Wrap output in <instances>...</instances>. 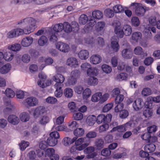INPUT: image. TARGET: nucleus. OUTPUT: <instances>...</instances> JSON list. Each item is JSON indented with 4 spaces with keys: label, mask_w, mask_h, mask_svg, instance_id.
<instances>
[{
    "label": "nucleus",
    "mask_w": 160,
    "mask_h": 160,
    "mask_svg": "<svg viewBox=\"0 0 160 160\" xmlns=\"http://www.w3.org/2000/svg\"><path fill=\"white\" fill-rule=\"evenodd\" d=\"M36 21L31 17L22 19L17 22V25H19L25 28L26 30L36 29L37 26Z\"/></svg>",
    "instance_id": "obj_1"
},
{
    "label": "nucleus",
    "mask_w": 160,
    "mask_h": 160,
    "mask_svg": "<svg viewBox=\"0 0 160 160\" xmlns=\"http://www.w3.org/2000/svg\"><path fill=\"white\" fill-rule=\"evenodd\" d=\"M79 25L75 21L72 22L71 24L67 22H65L63 24L60 23L56 24L53 27V30H78Z\"/></svg>",
    "instance_id": "obj_2"
},
{
    "label": "nucleus",
    "mask_w": 160,
    "mask_h": 160,
    "mask_svg": "<svg viewBox=\"0 0 160 160\" xmlns=\"http://www.w3.org/2000/svg\"><path fill=\"white\" fill-rule=\"evenodd\" d=\"M48 31L49 33V40L50 41L52 42H56L58 39V33L61 32L62 31ZM63 32H62L63 33L62 37L66 38V37L68 34L71 31H63ZM62 34V33H61Z\"/></svg>",
    "instance_id": "obj_3"
},
{
    "label": "nucleus",
    "mask_w": 160,
    "mask_h": 160,
    "mask_svg": "<svg viewBox=\"0 0 160 160\" xmlns=\"http://www.w3.org/2000/svg\"><path fill=\"white\" fill-rule=\"evenodd\" d=\"M80 72L79 70L75 69L72 71L69 78L68 79L67 83L68 85H73L75 84L77 79L79 78Z\"/></svg>",
    "instance_id": "obj_4"
},
{
    "label": "nucleus",
    "mask_w": 160,
    "mask_h": 160,
    "mask_svg": "<svg viewBox=\"0 0 160 160\" xmlns=\"http://www.w3.org/2000/svg\"><path fill=\"white\" fill-rule=\"evenodd\" d=\"M112 116L111 114H108L106 116L104 114H100L98 116L96 119L97 123L100 124L102 123H108L111 120Z\"/></svg>",
    "instance_id": "obj_5"
},
{
    "label": "nucleus",
    "mask_w": 160,
    "mask_h": 160,
    "mask_svg": "<svg viewBox=\"0 0 160 160\" xmlns=\"http://www.w3.org/2000/svg\"><path fill=\"white\" fill-rule=\"evenodd\" d=\"M131 6L133 7V8H136L135 13L138 16H143L145 12V8L140 3H132L131 4Z\"/></svg>",
    "instance_id": "obj_6"
},
{
    "label": "nucleus",
    "mask_w": 160,
    "mask_h": 160,
    "mask_svg": "<svg viewBox=\"0 0 160 160\" xmlns=\"http://www.w3.org/2000/svg\"><path fill=\"white\" fill-rule=\"evenodd\" d=\"M53 80L56 82L54 85L59 86H63V82L65 78L64 77L60 74H57L53 76Z\"/></svg>",
    "instance_id": "obj_7"
},
{
    "label": "nucleus",
    "mask_w": 160,
    "mask_h": 160,
    "mask_svg": "<svg viewBox=\"0 0 160 160\" xmlns=\"http://www.w3.org/2000/svg\"><path fill=\"white\" fill-rule=\"evenodd\" d=\"M57 49L63 52H68L70 51L69 46L67 44L62 42H58L56 44Z\"/></svg>",
    "instance_id": "obj_8"
},
{
    "label": "nucleus",
    "mask_w": 160,
    "mask_h": 160,
    "mask_svg": "<svg viewBox=\"0 0 160 160\" xmlns=\"http://www.w3.org/2000/svg\"><path fill=\"white\" fill-rule=\"evenodd\" d=\"M131 127H132V122L130 121L126 123L125 124L121 125L113 128L111 131H117L119 132H122L126 130V128Z\"/></svg>",
    "instance_id": "obj_9"
},
{
    "label": "nucleus",
    "mask_w": 160,
    "mask_h": 160,
    "mask_svg": "<svg viewBox=\"0 0 160 160\" xmlns=\"http://www.w3.org/2000/svg\"><path fill=\"white\" fill-rule=\"evenodd\" d=\"M24 103L27 107H33L37 105L38 103V99L35 98H28L24 100Z\"/></svg>",
    "instance_id": "obj_10"
},
{
    "label": "nucleus",
    "mask_w": 160,
    "mask_h": 160,
    "mask_svg": "<svg viewBox=\"0 0 160 160\" xmlns=\"http://www.w3.org/2000/svg\"><path fill=\"white\" fill-rule=\"evenodd\" d=\"M111 46L113 51L117 52L119 49V45L118 42V38L116 36L112 37L111 38Z\"/></svg>",
    "instance_id": "obj_11"
},
{
    "label": "nucleus",
    "mask_w": 160,
    "mask_h": 160,
    "mask_svg": "<svg viewBox=\"0 0 160 160\" xmlns=\"http://www.w3.org/2000/svg\"><path fill=\"white\" fill-rule=\"evenodd\" d=\"M38 77L40 79H42V80H40L39 81H38V84L40 87L43 88L51 84V82L48 81L47 84L46 83L45 84L44 83V82L46 78V76L42 72L40 73H39Z\"/></svg>",
    "instance_id": "obj_12"
},
{
    "label": "nucleus",
    "mask_w": 160,
    "mask_h": 160,
    "mask_svg": "<svg viewBox=\"0 0 160 160\" xmlns=\"http://www.w3.org/2000/svg\"><path fill=\"white\" fill-rule=\"evenodd\" d=\"M144 104L141 98H138L134 101L133 107L135 110L139 111L142 108Z\"/></svg>",
    "instance_id": "obj_13"
},
{
    "label": "nucleus",
    "mask_w": 160,
    "mask_h": 160,
    "mask_svg": "<svg viewBox=\"0 0 160 160\" xmlns=\"http://www.w3.org/2000/svg\"><path fill=\"white\" fill-rule=\"evenodd\" d=\"M33 41V39L32 37H27L26 38H23L21 41V44L23 47H28L32 44Z\"/></svg>",
    "instance_id": "obj_14"
},
{
    "label": "nucleus",
    "mask_w": 160,
    "mask_h": 160,
    "mask_svg": "<svg viewBox=\"0 0 160 160\" xmlns=\"http://www.w3.org/2000/svg\"><path fill=\"white\" fill-rule=\"evenodd\" d=\"M94 151V148L93 147H89L86 148L85 150V152L88 154H90L87 155V158H93L95 157L97 155L95 152L92 153Z\"/></svg>",
    "instance_id": "obj_15"
},
{
    "label": "nucleus",
    "mask_w": 160,
    "mask_h": 160,
    "mask_svg": "<svg viewBox=\"0 0 160 160\" xmlns=\"http://www.w3.org/2000/svg\"><path fill=\"white\" fill-rule=\"evenodd\" d=\"M122 57L125 59H129L132 58V52L128 49H124L122 51Z\"/></svg>",
    "instance_id": "obj_16"
},
{
    "label": "nucleus",
    "mask_w": 160,
    "mask_h": 160,
    "mask_svg": "<svg viewBox=\"0 0 160 160\" xmlns=\"http://www.w3.org/2000/svg\"><path fill=\"white\" fill-rule=\"evenodd\" d=\"M67 64L71 67H75L78 65L77 59L74 57H70L67 61Z\"/></svg>",
    "instance_id": "obj_17"
},
{
    "label": "nucleus",
    "mask_w": 160,
    "mask_h": 160,
    "mask_svg": "<svg viewBox=\"0 0 160 160\" xmlns=\"http://www.w3.org/2000/svg\"><path fill=\"white\" fill-rule=\"evenodd\" d=\"M90 60L92 63L94 64H96L101 62L102 58L99 55L94 54L91 56Z\"/></svg>",
    "instance_id": "obj_18"
},
{
    "label": "nucleus",
    "mask_w": 160,
    "mask_h": 160,
    "mask_svg": "<svg viewBox=\"0 0 160 160\" xmlns=\"http://www.w3.org/2000/svg\"><path fill=\"white\" fill-rule=\"evenodd\" d=\"M79 58L82 60H86L89 57L88 52L86 50H81L78 53Z\"/></svg>",
    "instance_id": "obj_19"
},
{
    "label": "nucleus",
    "mask_w": 160,
    "mask_h": 160,
    "mask_svg": "<svg viewBox=\"0 0 160 160\" xmlns=\"http://www.w3.org/2000/svg\"><path fill=\"white\" fill-rule=\"evenodd\" d=\"M8 121L9 122L12 124L16 125L19 123V120L18 117L15 115H9L8 117Z\"/></svg>",
    "instance_id": "obj_20"
},
{
    "label": "nucleus",
    "mask_w": 160,
    "mask_h": 160,
    "mask_svg": "<svg viewBox=\"0 0 160 160\" xmlns=\"http://www.w3.org/2000/svg\"><path fill=\"white\" fill-rule=\"evenodd\" d=\"M45 111L44 107L42 106H40L36 108L34 110V115L35 116L38 117L39 115L43 114Z\"/></svg>",
    "instance_id": "obj_21"
},
{
    "label": "nucleus",
    "mask_w": 160,
    "mask_h": 160,
    "mask_svg": "<svg viewBox=\"0 0 160 160\" xmlns=\"http://www.w3.org/2000/svg\"><path fill=\"white\" fill-rule=\"evenodd\" d=\"M95 148L98 150H100L104 147V141L102 139H97L95 142Z\"/></svg>",
    "instance_id": "obj_22"
},
{
    "label": "nucleus",
    "mask_w": 160,
    "mask_h": 160,
    "mask_svg": "<svg viewBox=\"0 0 160 160\" xmlns=\"http://www.w3.org/2000/svg\"><path fill=\"white\" fill-rule=\"evenodd\" d=\"M38 43L39 45L41 46L47 45L48 44V39L46 37L42 35L38 40Z\"/></svg>",
    "instance_id": "obj_23"
},
{
    "label": "nucleus",
    "mask_w": 160,
    "mask_h": 160,
    "mask_svg": "<svg viewBox=\"0 0 160 160\" xmlns=\"http://www.w3.org/2000/svg\"><path fill=\"white\" fill-rule=\"evenodd\" d=\"M54 87L56 89V91L54 92L55 96L57 98L61 97L63 94L62 88L63 86H59L54 85Z\"/></svg>",
    "instance_id": "obj_24"
},
{
    "label": "nucleus",
    "mask_w": 160,
    "mask_h": 160,
    "mask_svg": "<svg viewBox=\"0 0 160 160\" xmlns=\"http://www.w3.org/2000/svg\"><path fill=\"white\" fill-rule=\"evenodd\" d=\"M156 148L155 145L152 143H150L146 145L144 147L145 151L148 153L154 152Z\"/></svg>",
    "instance_id": "obj_25"
},
{
    "label": "nucleus",
    "mask_w": 160,
    "mask_h": 160,
    "mask_svg": "<svg viewBox=\"0 0 160 160\" xmlns=\"http://www.w3.org/2000/svg\"><path fill=\"white\" fill-rule=\"evenodd\" d=\"M92 15L93 18L97 19L102 18L103 16L102 12L99 10L93 11L92 12Z\"/></svg>",
    "instance_id": "obj_26"
},
{
    "label": "nucleus",
    "mask_w": 160,
    "mask_h": 160,
    "mask_svg": "<svg viewBox=\"0 0 160 160\" xmlns=\"http://www.w3.org/2000/svg\"><path fill=\"white\" fill-rule=\"evenodd\" d=\"M96 121V117L93 115L89 116L86 120L87 124L90 126H93Z\"/></svg>",
    "instance_id": "obj_27"
},
{
    "label": "nucleus",
    "mask_w": 160,
    "mask_h": 160,
    "mask_svg": "<svg viewBox=\"0 0 160 160\" xmlns=\"http://www.w3.org/2000/svg\"><path fill=\"white\" fill-rule=\"evenodd\" d=\"M14 55L12 51L6 52L3 55V58L7 61H10L13 58Z\"/></svg>",
    "instance_id": "obj_28"
},
{
    "label": "nucleus",
    "mask_w": 160,
    "mask_h": 160,
    "mask_svg": "<svg viewBox=\"0 0 160 160\" xmlns=\"http://www.w3.org/2000/svg\"><path fill=\"white\" fill-rule=\"evenodd\" d=\"M148 108L144 111L143 115L145 118H149L151 117L153 114V110L150 108V106L147 107Z\"/></svg>",
    "instance_id": "obj_29"
},
{
    "label": "nucleus",
    "mask_w": 160,
    "mask_h": 160,
    "mask_svg": "<svg viewBox=\"0 0 160 160\" xmlns=\"http://www.w3.org/2000/svg\"><path fill=\"white\" fill-rule=\"evenodd\" d=\"M19 31H10L7 34L8 38H12L18 37L19 35Z\"/></svg>",
    "instance_id": "obj_30"
},
{
    "label": "nucleus",
    "mask_w": 160,
    "mask_h": 160,
    "mask_svg": "<svg viewBox=\"0 0 160 160\" xmlns=\"http://www.w3.org/2000/svg\"><path fill=\"white\" fill-rule=\"evenodd\" d=\"M11 68V65L7 64L3 66L1 68L0 72L3 74L8 73L10 70Z\"/></svg>",
    "instance_id": "obj_31"
},
{
    "label": "nucleus",
    "mask_w": 160,
    "mask_h": 160,
    "mask_svg": "<svg viewBox=\"0 0 160 160\" xmlns=\"http://www.w3.org/2000/svg\"><path fill=\"white\" fill-rule=\"evenodd\" d=\"M21 47L20 44L15 43L8 46V48L12 51L17 52L19 51L21 49Z\"/></svg>",
    "instance_id": "obj_32"
},
{
    "label": "nucleus",
    "mask_w": 160,
    "mask_h": 160,
    "mask_svg": "<svg viewBox=\"0 0 160 160\" xmlns=\"http://www.w3.org/2000/svg\"><path fill=\"white\" fill-rule=\"evenodd\" d=\"M63 94L66 97L70 98L72 96L73 91L72 89L70 88H67L64 89Z\"/></svg>",
    "instance_id": "obj_33"
},
{
    "label": "nucleus",
    "mask_w": 160,
    "mask_h": 160,
    "mask_svg": "<svg viewBox=\"0 0 160 160\" xmlns=\"http://www.w3.org/2000/svg\"><path fill=\"white\" fill-rule=\"evenodd\" d=\"M73 133L76 137H80L84 134V130L82 128H77L74 131Z\"/></svg>",
    "instance_id": "obj_34"
},
{
    "label": "nucleus",
    "mask_w": 160,
    "mask_h": 160,
    "mask_svg": "<svg viewBox=\"0 0 160 160\" xmlns=\"http://www.w3.org/2000/svg\"><path fill=\"white\" fill-rule=\"evenodd\" d=\"M88 20V18L87 15L82 14L80 15L79 18V23L80 24L84 25L86 23Z\"/></svg>",
    "instance_id": "obj_35"
},
{
    "label": "nucleus",
    "mask_w": 160,
    "mask_h": 160,
    "mask_svg": "<svg viewBox=\"0 0 160 160\" xmlns=\"http://www.w3.org/2000/svg\"><path fill=\"white\" fill-rule=\"evenodd\" d=\"M33 0H13L12 3L18 4H24L32 2Z\"/></svg>",
    "instance_id": "obj_36"
},
{
    "label": "nucleus",
    "mask_w": 160,
    "mask_h": 160,
    "mask_svg": "<svg viewBox=\"0 0 160 160\" xmlns=\"http://www.w3.org/2000/svg\"><path fill=\"white\" fill-rule=\"evenodd\" d=\"M58 140L49 137L47 140L48 144L51 146H54L57 143Z\"/></svg>",
    "instance_id": "obj_37"
},
{
    "label": "nucleus",
    "mask_w": 160,
    "mask_h": 160,
    "mask_svg": "<svg viewBox=\"0 0 160 160\" xmlns=\"http://www.w3.org/2000/svg\"><path fill=\"white\" fill-rule=\"evenodd\" d=\"M113 12L116 13L123 12L124 10L122 6L120 4L115 5L113 7Z\"/></svg>",
    "instance_id": "obj_38"
},
{
    "label": "nucleus",
    "mask_w": 160,
    "mask_h": 160,
    "mask_svg": "<svg viewBox=\"0 0 160 160\" xmlns=\"http://www.w3.org/2000/svg\"><path fill=\"white\" fill-rule=\"evenodd\" d=\"M102 95V93L101 92H97L92 96L91 100L94 102H97L99 100L100 101Z\"/></svg>",
    "instance_id": "obj_39"
},
{
    "label": "nucleus",
    "mask_w": 160,
    "mask_h": 160,
    "mask_svg": "<svg viewBox=\"0 0 160 160\" xmlns=\"http://www.w3.org/2000/svg\"><path fill=\"white\" fill-rule=\"evenodd\" d=\"M20 118L21 121L25 122L29 120V116L28 113L23 112L20 114Z\"/></svg>",
    "instance_id": "obj_40"
},
{
    "label": "nucleus",
    "mask_w": 160,
    "mask_h": 160,
    "mask_svg": "<svg viewBox=\"0 0 160 160\" xmlns=\"http://www.w3.org/2000/svg\"><path fill=\"white\" fill-rule=\"evenodd\" d=\"M98 73L97 69L95 68H91L88 70L87 74L88 76L92 77L93 76H96Z\"/></svg>",
    "instance_id": "obj_41"
},
{
    "label": "nucleus",
    "mask_w": 160,
    "mask_h": 160,
    "mask_svg": "<svg viewBox=\"0 0 160 160\" xmlns=\"http://www.w3.org/2000/svg\"><path fill=\"white\" fill-rule=\"evenodd\" d=\"M141 33L138 32H136L133 33L132 35V39L136 42H137L138 40L141 39L142 37Z\"/></svg>",
    "instance_id": "obj_42"
},
{
    "label": "nucleus",
    "mask_w": 160,
    "mask_h": 160,
    "mask_svg": "<svg viewBox=\"0 0 160 160\" xmlns=\"http://www.w3.org/2000/svg\"><path fill=\"white\" fill-rule=\"evenodd\" d=\"M88 83L90 85H96L98 83V79L95 77H90L88 78Z\"/></svg>",
    "instance_id": "obj_43"
},
{
    "label": "nucleus",
    "mask_w": 160,
    "mask_h": 160,
    "mask_svg": "<svg viewBox=\"0 0 160 160\" xmlns=\"http://www.w3.org/2000/svg\"><path fill=\"white\" fill-rule=\"evenodd\" d=\"M68 107L71 112H75L78 110L74 102H70L68 104Z\"/></svg>",
    "instance_id": "obj_44"
},
{
    "label": "nucleus",
    "mask_w": 160,
    "mask_h": 160,
    "mask_svg": "<svg viewBox=\"0 0 160 160\" xmlns=\"http://www.w3.org/2000/svg\"><path fill=\"white\" fill-rule=\"evenodd\" d=\"M5 93L7 97L10 98L13 97L15 95L14 92L10 88H7L6 89L5 91Z\"/></svg>",
    "instance_id": "obj_45"
},
{
    "label": "nucleus",
    "mask_w": 160,
    "mask_h": 160,
    "mask_svg": "<svg viewBox=\"0 0 160 160\" xmlns=\"http://www.w3.org/2000/svg\"><path fill=\"white\" fill-rule=\"evenodd\" d=\"M29 143L28 142H25L24 141H22L21 143L19 144L20 148L21 150H24L25 148L28 147Z\"/></svg>",
    "instance_id": "obj_46"
},
{
    "label": "nucleus",
    "mask_w": 160,
    "mask_h": 160,
    "mask_svg": "<svg viewBox=\"0 0 160 160\" xmlns=\"http://www.w3.org/2000/svg\"><path fill=\"white\" fill-rule=\"evenodd\" d=\"M102 68L104 72L107 73H110L112 70L111 67L106 64L102 65Z\"/></svg>",
    "instance_id": "obj_47"
},
{
    "label": "nucleus",
    "mask_w": 160,
    "mask_h": 160,
    "mask_svg": "<svg viewBox=\"0 0 160 160\" xmlns=\"http://www.w3.org/2000/svg\"><path fill=\"white\" fill-rule=\"evenodd\" d=\"M91 92L89 88H87L83 92V96L84 99L88 98L91 95Z\"/></svg>",
    "instance_id": "obj_48"
},
{
    "label": "nucleus",
    "mask_w": 160,
    "mask_h": 160,
    "mask_svg": "<svg viewBox=\"0 0 160 160\" xmlns=\"http://www.w3.org/2000/svg\"><path fill=\"white\" fill-rule=\"evenodd\" d=\"M78 126V124L75 121H72L68 126L69 128L71 131L74 130Z\"/></svg>",
    "instance_id": "obj_49"
},
{
    "label": "nucleus",
    "mask_w": 160,
    "mask_h": 160,
    "mask_svg": "<svg viewBox=\"0 0 160 160\" xmlns=\"http://www.w3.org/2000/svg\"><path fill=\"white\" fill-rule=\"evenodd\" d=\"M124 98V96L122 94H119L116 97L115 100V102L116 104H118L123 101Z\"/></svg>",
    "instance_id": "obj_50"
},
{
    "label": "nucleus",
    "mask_w": 160,
    "mask_h": 160,
    "mask_svg": "<svg viewBox=\"0 0 160 160\" xmlns=\"http://www.w3.org/2000/svg\"><path fill=\"white\" fill-rule=\"evenodd\" d=\"M113 11L109 8H108L105 10L104 13L107 17L109 18L113 17L114 15Z\"/></svg>",
    "instance_id": "obj_51"
},
{
    "label": "nucleus",
    "mask_w": 160,
    "mask_h": 160,
    "mask_svg": "<svg viewBox=\"0 0 160 160\" xmlns=\"http://www.w3.org/2000/svg\"><path fill=\"white\" fill-rule=\"evenodd\" d=\"M113 104L110 103L106 105L102 109V111L104 112H107L109 111L112 107Z\"/></svg>",
    "instance_id": "obj_52"
},
{
    "label": "nucleus",
    "mask_w": 160,
    "mask_h": 160,
    "mask_svg": "<svg viewBox=\"0 0 160 160\" xmlns=\"http://www.w3.org/2000/svg\"><path fill=\"white\" fill-rule=\"evenodd\" d=\"M128 111L126 110H122L120 112V117L122 118H125L128 115Z\"/></svg>",
    "instance_id": "obj_53"
},
{
    "label": "nucleus",
    "mask_w": 160,
    "mask_h": 160,
    "mask_svg": "<svg viewBox=\"0 0 160 160\" xmlns=\"http://www.w3.org/2000/svg\"><path fill=\"white\" fill-rule=\"evenodd\" d=\"M49 121V117L47 116H43L40 120V123L42 125H45Z\"/></svg>",
    "instance_id": "obj_54"
},
{
    "label": "nucleus",
    "mask_w": 160,
    "mask_h": 160,
    "mask_svg": "<svg viewBox=\"0 0 160 160\" xmlns=\"http://www.w3.org/2000/svg\"><path fill=\"white\" fill-rule=\"evenodd\" d=\"M28 156L29 160H38L36 158V155L34 151H31L28 154Z\"/></svg>",
    "instance_id": "obj_55"
},
{
    "label": "nucleus",
    "mask_w": 160,
    "mask_h": 160,
    "mask_svg": "<svg viewBox=\"0 0 160 160\" xmlns=\"http://www.w3.org/2000/svg\"><path fill=\"white\" fill-rule=\"evenodd\" d=\"M30 56L27 54H23L22 58V61L25 63H28L30 60Z\"/></svg>",
    "instance_id": "obj_56"
},
{
    "label": "nucleus",
    "mask_w": 160,
    "mask_h": 160,
    "mask_svg": "<svg viewBox=\"0 0 160 160\" xmlns=\"http://www.w3.org/2000/svg\"><path fill=\"white\" fill-rule=\"evenodd\" d=\"M142 48L139 46L136 47L133 50L134 53L136 55H141L142 52Z\"/></svg>",
    "instance_id": "obj_57"
},
{
    "label": "nucleus",
    "mask_w": 160,
    "mask_h": 160,
    "mask_svg": "<svg viewBox=\"0 0 160 160\" xmlns=\"http://www.w3.org/2000/svg\"><path fill=\"white\" fill-rule=\"evenodd\" d=\"M142 94L144 96H148L151 93V91L149 88H144L142 92Z\"/></svg>",
    "instance_id": "obj_58"
},
{
    "label": "nucleus",
    "mask_w": 160,
    "mask_h": 160,
    "mask_svg": "<svg viewBox=\"0 0 160 160\" xmlns=\"http://www.w3.org/2000/svg\"><path fill=\"white\" fill-rule=\"evenodd\" d=\"M157 129V127L156 125H152L147 128V131L150 134L155 132Z\"/></svg>",
    "instance_id": "obj_59"
},
{
    "label": "nucleus",
    "mask_w": 160,
    "mask_h": 160,
    "mask_svg": "<svg viewBox=\"0 0 160 160\" xmlns=\"http://www.w3.org/2000/svg\"><path fill=\"white\" fill-rule=\"evenodd\" d=\"M117 105L115 106L114 110L116 112H120L123 108L124 105L122 103H120L117 104Z\"/></svg>",
    "instance_id": "obj_60"
},
{
    "label": "nucleus",
    "mask_w": 160,
    "mask_h": 160,
    "mask_svg": "<svg viewBox=\"0 0 160 160\" xmlns=\"http://www.w3.org/2000/svg\"><path fill=\"white\" fill-rule=\"evenodd\" d=\"M109 97V95L108 93L104 94L103 96L102 95L99 101L100 103H102L105 102L108 98Z\"/></svg>",
    "instance_id": "obj_61"
},
{
    "label": "nucleus",
    "mask_w": 160,
    "mask_h": 160,
    "mask_svg": "<svg viewBox=\"0 0 160 160\" xmlns=\"http://www.w3.org/2000/svg\"><path fill=\"white\" fill-rule=\"evenodd\" d=\"M73 117L74 119L77 120H80L83 118L82 114L81 112H78L73 115Z\"/></svg>",
    "instance_id": "obj_62"
},
{
    "label": "nucleus",
    "mask_w": 160,
    "mask_h": 160,
    "mask_svg": "<svg viewBox=\"0 0 160 160\" xmlns=\"http://www.w3.org/2000/svg\"><path fill=\"white\" fill-rule=\"evenodd\" d=\"M149 23L152 26H155L157 23L156 18L155 16H151L149 18Z\"/></svg>",
    "instance_id": "obj_63"
},
{
    "label": "nucleus",
    "mask_w": 160,
    "mask_h": 160,
    "mask_svg": "<svg viewBox=\"0 0 160 160\" xmlns=\"http://www.w3.org/2000/svg\"><path fill=\"white\" fill-rule=\"evenodd\" d=\"M81 67L83 70L87 71L91 67L90 64L87 62L82 63Z\"/></svg>",
    "instance_id": "obj_64"
}]
</instances>
